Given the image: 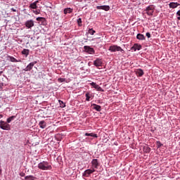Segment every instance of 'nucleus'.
<instances>
[{
  "label": "nucleus",
  "mask_w": 180,
  "mask_h": 180,
  "mask_svg": "<svg viewBox=\"0 0 180 180\" xmlns=\"http://www.w3.org/2000/svg\"><path fill=\"white\" fill-rule=\"evenodd\" d=\"M38 168L42 171H49L51 169V165L49 162L42 161L38 164Z\"/></svg>",
  "instance_id": "f257e3e1"
},
{
  "label": "nucleus",
  "mask_w": 180,
  "mask_h": 180,
  "mask_svg": "<svg viewBox=\"0 0 180 180\" xmlns=\"http://www.w3.org/2000/svg\"><path fill=\"white\" fill-rule=\"evenodd\" d=\"M108 51H110L111 53H115V51H120L121 53L124 52L123 49H122V47H120L117 45H111L109 47Z\"/></svg>",
  "instance_id": "f03ea898"
},
{
  "label": "nucleus",
  "mask_w": 180,
  "mask_h": 180,
  "mask_svg": "<svg viewBox=\"0 0 180 180\" xmlns=\"http://www.w3.org/2000/svg\"><path fill=\"white\" fill-rule=\"evenodd\" d=\"M0 129L2 130H11V124H9L8 122L1 120L0 121Z\"/></svg>",
  "instance_id": "7ed1b4c3"
},
{
  "label": "nucleus",
  "mask_w": 180,
  "mask_h": 180,
  "mask_svg": "<svg viewBox=\"0 0 180 180\" xmlns=\"http://www.w3.org/2000/svg\"><path fill=\"white\" fill-rule=\"evenodd\" d=\"M154 9H155V6H154V5H150L146 8L145 11L148 16H153Z\"/></svg>",
  "instance_id": "20e7f679"
},
{
  "label": "nucleus",
  "mask_w": 180,
  "mask_h": 180,
  "mask_svg": "<svg viewBox=\"0 0 180 180\" xmlns=\"http://www.w3.org/2000/svg\"><path fill=\"white\" fill-rule=\"evenodd\" d=\"M95 172V169H86L84 173L82 174V176H84V178H88L91 175V174H94Z\"/></svg>",
  "instance_id": "39448f33"
},
{
  "label": "nucleus",
  "mask_w": 180,
  "mask_h": 180,
  "mask_svg": "<svg viewBox=\"0 0 180 180\" xmlns=\"http://www.w3.org/2000/svg\"><path fill=\"white\" fill-rule=\"evenodd\" d=\"M37 64V61H34L30 63V64H28L27 65V67L23 70V71H32V70L33 69V67H34V65Z\"/></svg>",
  "instance_id": "423d86ee"
},
{
  "label": "nucleus",
  "mask_w": 180,
  "mask_h": 180,
  "mask_svg": "<svg viewBox=\"0 0 180 180\" xmlns=\"http://www.w3.org/2000/svg\"><path fill=\"white\" fill-rule=\"evenodd\" d=\"M84 50L86 53H88L89 54H95V50L94 48H91L89 46H84Z\"/></svg>",
  "instance_id": "0eeeda50"
},
{
  "label": "nucleus",
  "mask_w": 180,
  "mask_h": 180,
  "mask_svg": "<svg viewBox=\"0 0 180 180\" xmlns=\"http://www.w3.org/2000/svg\"><path fill=\"white\" fill-rule=\"evenodd\" d=\"M25 25L27 29H32L34 26V21L33 20H28L25 22Z\"/></svg>",
  "instance_id": "6e6552de"
},
{
  "label": "nucleus",
  "mask_w": 180,
  "mask_h": 180,
  "mask_svg": "<svg viewBox=\"0 0 180 180\" xmlns=\"http://www.w3.org/2000/svg\"><path fill=\"white\" fill-rule=\"evenodd\" d=\"M91 165L94 169H98V167H99V162H98V159H93L91 161Z\"/></svg>",
  "instance_id": "1a4fd4ad"
},
{
  "label": "nucleus",
  "mask_w": 180,
  "mask_h": 180,
  "mask_svg": "<svg viewBox=\"0 0 180 180\" xmlns=\"http://www.w3.org/2000/svg\"><path fill=\"white\" fill-rule=\"evenodd\" d=\"M90 85L95 88V89H97V91H100V92H103V89L102 87H101L99 85H98L95 82H91Z\"/></svg>",
  "instance_id": "9d476101"
},
{
  "label": "nucleus",
  "mask_w": 180,
  "mask_h": 180,
  "mask_svg": "<svg viewBox=\"0 0 180 180\" xmlns=\"http://www.w3.org/2000/svg\"><path fill=\"white\" fill-rule=\"evenodd\" d=\"M131 50H133L134 51H137L141 50V45L139 44H134V46L131 48Z\"/></svg>",
  "instance_id": "9b49d317"
},
{
  "label": "nucleus",
  "mask_w": 180,
  "mask_h": 180,
  "mask_svg": "<svg viewBox=\"0 0 180 180\" xmlns=\"http://www.w3.org/2000/svg\"><path fill=\"white\" fill-rule=\"evenodd\" d=\"M179 4L178 2H171L169 4V7L172 9H175V8H178L179 6Z\"/></svg>",
  "instance_id": "f8f14e48"
},
{
  "label": "nucleus",
  "mask_w": 180,
  "mask_h": 180,
  "mask_svg": "<svg viewBox=\"0 0 180 180\" xmlns=\"http://www.w3.org/2000/svg\"><path fill=\"white\" fill-rule=\"evenodd\" d=\"M96 9H102L103 11H109L110 7L109 6H97Z\"/></svg>",
  "instance_id": "ddd939ff"
},
{
  "label": "nucleus",
  "mask_w": 180,
  "mask_h": 180,
  "mask_svg": "<svg viewBox=\"0 0 180 180\" xmlns=\"http://www.w3.org/2000/svg\"><path fill=\"white\" fill-rule=\"evenodd\" d=\"M94 65H95V67H101L102 60H101V59L99 58H97L96 60L94 61Z\"/></svg>",
  "instance_id": "4468645a"
},
{
  "label": "nucleus",
  "mask_w": 180,
  "mask_h": 180,
  "mask_svg": "<svg viewBox=\"0 0 180 180\" xmlns=\"http://www.w3.org/2000/svg\"><path fill=\"white\" fill-rule=\"evenodd\" d=\"M38 3H39V1H35L34 2L32 3L29 6L30 9H37Z\"/></svg>",
  "instance_id": "2eb2a0df"
},
{
  "label": "nucleus",
  "mask_w": 180,
  "mask_h": 180,
  "mask_svg": "<svg viewBox=\"0 0 180 180\" xmlns=\"http://www.w3.org/2000/svg\"><path fill=\"white\" fill-rule=\"evenodd\" d=\"M8 58L9 60V61H11V63H20V60H18V59L15 58L13 56H8Z\"/></svg>",
  "instance_id": "dca6fc26"
},
{
  "label": "nucleus",
  "mask_w": 180,
  "mask_h": 180,
  "mask_svg": "<svg viewBox=\"0 0 180 180\" xmlns=\"http://www.w3.org/2000/svg\"><path fill=\"white\" fill-rule=\"evenodd\" d=\"M92 106H93V109H94L97 112H101L102 110V107H101V105H99L92 104Z\"/></svg>",
  "instance_id": "f3484780"
},
{
  "label": "nucleus",
  "mask_w": 180,
  "mask_h": 180,
  "mask_svg": "<svg viewBox=\"0 0 180 180\" xmlns=\"http://www.w3.org/2000/svg\"><path fill=\"white\" fill-rule=\"evenodd\" d=\"M39 126L41 129H46V127H47V123H46L45 121L42 120L39 122Z\"/></svg>",
  "instance_id": "a211bd4d"
},
{
  "label": "nucleus",
  "mask_w": 180,
  "mask_h": 180,
  "mask_svg": "<svg viewBox=\"0 0 180 180\" xmlns=\"http://www.w3.org/2000/svg\"><path fill=\"white\" fill-rule=\"evenodd\" d=\"M136 74L138 75L139 77H143L144 75V71H143L142 69H137Z\"/></svg>",
  "instance_id": "6ab92c4d"
},
{
  "label": "nucleus",
  "mask_w": 180,
  "mask_h": 180,
  "mask_svg": "<svg viewBox=\"0 0 180 180\" xmlns=\"http://www.w3.org/2000/svg\"><path fill=\"white\" fill-rule=\"evenodd\" d=\"M136 39L138 40H146V37L143 34H138L136 35Z\"/></svg>",
  "instance_id": "aec40b11"
},
{
  "label": "nucleus",
  "mask_w": 180,
  "mask_h": 180,
  "mask_svg": "<svg viewBox=\"0 0 180 180\" xmlns=\"http://www.w3.org/2000/svg\"><path fill=\"white\" fill-rule=\"evenodd\" d=\"M29 53H30V50H29V49H24L22 51V54L23 56H25V57H27V56H29Z\"/></svg>",
  "instance_id": "412c9836"
},
{
  "label": "nucleus",
  "mask_w": 180,
  "mask_h": 180,
  "mask_svg": "<svg viewBox=\"0 0 180 180\" xmlns=\"http://www.w3.org/2000/svg\"><path fill=\"white\" fill-rule=\"evenodd\" d=\"M37 22H41V23H46V18L44 17H38L36 18Z\"/></svg>",
  "instance_id": "4be33fe9"
},
{
  "label": "nucleus",
  "mask_w": 180,
  "mask_h": 180,
  "mask_svg": "<svg viewBox=\"0 0 180 180\" xmlns=\"http://www.w3.org/2000/svg\"><path fill=\"white\" fill-rule=\"evenodd\" d=\"M63 12H64L65 15H67V13H72V8H65Z\"/></svg>",
  "instance_id": "5701e85b"
},
{
  "label": "nucleus",
  "mask_w": 180,
  "mask_h": 180,
  "mask_svg": "<svg viewBox=\"0 0 180 180\" xmlns=\"http://www.w3.org/2000/svg\"><path fill=\"white\" fill-rule=\"evenodd\" d=\"M84 136H89L90 137H94L95 139L98 138V135L96 134H94V133H86L84 134Z\"/></svg>",
  "instance_id": "b1692460"
},
{
  "label": "nucleus",
  "mask_w": 180,
  "mask_h": 180,
  "mask_svg": "<svg viewBox=\"0 0 180 180\" xmlns=\"http://www.w3.org/2000/svg\"><path fill=\"white\" fill-rule=\"evenodd\" d=\"M15 119H16V116L13 115L10 117H8L6 120V122H8V124L11 123V122H12L13 120H15Z\"/></svg>",
  "instance_id": "393cba45"
},
{
  "label": "nucleus",
  "mask_w": 180,
  "mask_h": 180,
  "mask_svg": "<svg viewBox=\"0 0 180 180\" xmlns=\"http://www.w3.org/2000/svg\"><path fill=\"white\" fill-rule=\"evenodd\" d=\"M34 179H36V177L32 175L26 176L25 177V180H34Z\"/></svg>",
  "instance_id": "a878e982"
},
{
  "label": "nucleus",
  "mask_w": 180,
  "mask_h": 180,
  "mask_svg": "<svg viewBox=\"0 0 180 180\" xmlns=\"http://www.w3.org/2000/svg\"><path fill=\"white\" fill-rule=\"evenodd\" d=\"M89 34H91V36H94V35L95 34V33H96V31L94 30V29H92V28H89Z\"/></svg>",
  "instance_id": "bb28decb"
},
{
  "label": "nucleus",
  "mask_w": 180,
  "mask_h": 180,
  "mask_svg": "<svg viewBox=\"0 0 180 180\" xmlns=\"http://www.w3.org/2000/svg\"><path fill=\"white\" fill-rule=\"evenodd\" d=\"M85 96H86V101H87V102H89L91 99V94L89 93H86L85 94Z\"/></svg>",
  "instance_id": "cd10ccee"
},
{
  "label": "nucleus",
  "mask_w": 180,
  "mask_h": 180,
  "mask_svg": "<svg viewBox=\"0 0 180 180\" xmlns=\"http://www.w3.org/2000/svg\"><path fill=\"white\" fill-rule=\"evenodd\" d=\"M58 103H59L60 108H65V103L64 102H63V101L59 100Z\"/></svg>",
  "instance_id": "c85d7f7f"
},
{
  "label": "nucleus",
  "mask_w": 180,
  "mask_h": 180,
  "mask_svg": "<svg viewBox=\"0 0 180 180\" xmlns=\"http://www.w3.org/2000/svg\"><path fill=\"white\" fill-rule=\"evenodd\" d=\"M77 22L79 26L82 25V20L81 18L77 19Z\"/></svg>",
  "instance_id": "c756f323"
},
{
  "label": "nucleus",
  "mask_w": 180,
  "mask_h": 180,
  "mask_svg": "<svg viewBox=\"0 0 180 180\" xmlns=\"http://www.w3.org/2000/svg\"><path fill=\"white\" fill-rule=\"evenodd\" d=\"M32 12L35 15H40V10H34Z\"/></svg>",
  "instance_id": "7c9ffc66"
},
{
  "label": "nucleus",
  "mask_w": 180,
  "mask_h": 180,
  "mask_svg": "<svg viewBox=\"0 0 180 180\" xmlns=\"http://www.w3.org/2000/svg\"><path fill=\"white\" fill-rule=\"evenodd\" d=\"M58 82H65V78H58Z\"/></svg>",
  "instance_id": "2f4dec72"
},
{
  "label": "nucleus",
  "mask_w": 180,
  "mask_h": 180,
  "mask_svg": "<svg viewBox=\"0 0 180 180\" xmlns=\"http://www.w3.org/2000/svg\"><path fill=\"white\" fill-rule=\"evenodd\" d=\"M146 36L148 39H150V37H151V34H150V32H146Z\"/></svg>",
  "instance_id": "473e14b6"
},
{
  "label": "nucleus",
  "mask_w": 180,
  "mask_h": 180,
  "mask_svg": "<svg viewBox=\"0 0 180 180\" xmlns=\"http://www.w3.org/2000/svg\"><path fill=\"white\" fill-rule=\"evenodd\" d=\"M98 39L99 38H94L91 39L92 41H96V43H99V41H98Z\"/></svg>",
  "instance_id": "72a5a7b5"
},
{
  "label": "nucleus",
  "mask_w": 180,
  "mask_h": 180,
  "mask_svg": "<svg viewBox=\"0 0 180 180\" xmlns=\"http://www.w3.org/2000/svg\"><path fill=\"white\" fill-rule=\"evenodd\" d=\"M157 144H158V147H161V146H162V144L161 142H160V141H158V142H157Z\"/></svg>",
  "instance_id": "f704fd0d"
},
{
  "label": "nucleus",
  "mask_w": 180,
  "mask_h": 180,
  "mask_svg": "<svg viewBox=\"0 0 180 180\" xmlns=\"http://www.w3.org/2000/svg\"><path fill=\"white\" fill-rule=\"evenodd\" d=\"M11 11H12V12H17L18 11L16 10V8H11Z\"/></svg>",
  "instance_id": "c9c22d12"
},
{
  "label": "nucleus",
  "mask_w": 180,
  "mask_h": 180,
  "mask_svg": "<svg viewBox=\"0 0 180 180\" xmlns=\"http://www.w3.org/2000/svg\"><path fill=\"white\" fill-rule=\"evenodd\" d=\"M25 173H23V172H22V173L20 174V176H25Z\"/></svg>",
  "instance_id": "e433bc0d"
},
{
  "label": "nucleus",
  "mask_w": 180,
  "mask_h": 180,
  "mask_svg": "<svg viewBox=\"0 0 180 180\" xmlns=\"http://www.w3.org/2000/svg\"><path fill=\"white\" fill-rule=\"evenodd\" d=\"M146 151H147V153H150V148H146Z\"/></svg>",
  "instance_id": "4c0bfd02"
},
{
  "label": "nucleus",
  "mask_w": 180,
  "mask_h": 180,
  "mask_svg": "<svg viewBox=\"0 0 180 180\" xmlns=\"http://www.w3.org/2000/svg\"><path fill=\"white\" fill-rule=\"evenodd\" d=\"M176 15H178V16H180V10L177 11Z\"/></svg>",
  "instance_id": "58836bf2"
},
{
  "label": "nucleus",
  "mask_w": 180,
  "mask_h": 180,
  "mask_svg": "<svg viewBox=\"0 0 180 180\" xmlns=\"http://www.w3.org/2000/svg\"><path fill=\"white\" fill-rule=\"evenodd\" d=\"M2 74H4V71H0V76H1Z\"/></svg>",
  "instance_id": "ea45409f"
},
{
  "label": "nucleus",
  "mask_w": 180,
  "mask_h": 180,
  "mask_svg": "<svg viewBox=\"0 0 180 180\" xmlns=\"http://www.w3.org/2000/svg\"><path fill=\"white\" fill-rule=\"evenodd\" d=\"M2 117H4V115L0 114V119H2Z\"/></svg>",
  "instance_id": "a19ab883"
},
{
  "label": "nucleus",
  "mask_w": 180,
  "mask_h": 180,
  "mask_svg": "<svg viewBox=\"0 0 180 180\" xmlns=\"http://www.w3.org/2000/svg\"><path fill=\"white\" fill-rule=\"evenodd\" d=\"M2 174V169H0V175Z\"/></svg>",
  "instance_id": "79ce46f5"
},
{
  "label": "nucleus",
  "mask_w": 180,
  "mask_h": 180,
  "mask_svg": "<svg viewBox=\"0 0 180 180\" xmlns=\"http://www.w3.org/2000/svg\"><path fill=\"white\" fill-rule=\"evenodd\" d=\"M77 1H79V2H82V0H77Z\"/></svg>",
  "instance_id": "37998d69"
},
{
  "label": "nucleus",
  "mask_w": 180,
  "mask_h": 180,
  "mask_svg": "<svg viewBox=\"0 0 180 180\" xmlns=\"http://www.w3.org/2000/svg\"><path fill=\"white\" fill-rule=\"evenodd\" d=\"M177 19H178V20H180V17H178Z\"/></svg>",
  "instance_id": "c03bdc74"
}]
</instances>
